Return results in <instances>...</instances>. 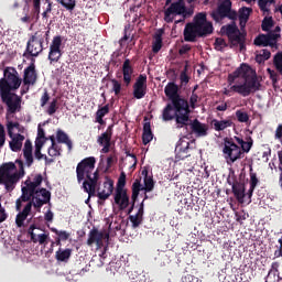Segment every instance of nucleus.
Segmentation results:
<instances>
[{
  "instance_id": "obj_1",
  "label": "nucleus",
  "mask_w": 282,
  "mask_h": 282,
  "mask_svg": "<svg viewBox=\"0 0 282 282\" xmlns=\"http://www.w3.org/2000/svg\"><path fill=\"white\" fill-rule=\"evenodd\" d=\"M228 83L231 85L230 89L224 88L225 96H231L232 91L243 96V98L259 91L261 89V82L257 76V70L248 64H241L234 73L228 75Z\"/></svg>"
},
{
  "instance_id": "obj_2",
  "label": "nucleus",
  "mask_w": 282,
  "mask_h": 282,
  "mask_svg": "<svg viewBox=\"0 0 282 282\" xmlns=\"http://www.w3.org/2000/svg\"><path fill=\"white\" fill-rule=\"evenodd\" d=\"M41 184H43V175L41 174H33L25 181V186L22 187V195L15 202L17 210H21L23 202H30V199H32L31 204L35 208H41V206L50 202V191L41 188Z\"/></svg>"
},
{
  "instance_id": "obj_3",
  "label": "nucleus",
  "mask_w": 282,
  "mask_h": 282,
  "mask_svg": "<svg viewBox=\"0 0 282 282\" xmlns=\"http://www.w3.org/2000/svg\"><path fill=\"white\" fill-rule=\"evenodd\" d=\"M76 175L78 184H82L84 192L89 195V197H96V187L98 186V180H100V174L96 170V158L89 156L82 160L76 167Z\"/></svg>"
},
{
  "instance_id": "obj_4",
  "label": "nucleus",
  "mask_w": 282,
  "mask_h": 282,
  "mask_svg": "<svg viewBox=\"0 0 282 282\" xmlns=\"http://www.w3.org/2000/svg\"><path fill=\"white\" fill-rule=\"evenodd\" d=\"M19 169L14 163H4L0 167V184H3L7 193H12L14 191L17 183L25 172L23 171V162L17 161ZM8 219V212L6 207L1 205V196H0V224H3Z\"/></svg>"
},
{
  "instance_id": "obj_5",
  "label": "nucleus",
  "mask_w": 282,
  "mask_h": 282,
  "mask_svg": "<svg viewBox=\"0 0 282 282\" xmlns=\"http://www.w3.org/2000/svg\"><path fill=\"white\" fill-rule=\"evenodd\" d=\"M162 118L165 122L173 120L175 118L177 129L186 127L191 121V109L188 107V101L184 99H175L173 104L167 105L163 109Z\"/></svg>"
},
{
  "instance_id": "obj_6",
  "label": "nucleus",
  "mask_w": 282,
  "mask_h": 282,
  "mask_svg": "<svg viewBox=\"0 0 282 282\" xmlns=\"http://www.w3.org/2000/svg\"><path fill=\"white\" fill-rule=\"evenodd\" d=\"M165 6H167V8L164 9L165 23H173L175 17H182L181 20L175 21L177 25V23H184L185 19H191V17L195 14V6L191 4L186 7L184 0H166Z\"/></svg>"
},
{
  "instance_id": "obj_7",
  "label": "nucleus",
  "mask_w": 282,
  "mask_h": 282,
  "mask_svg": "<svg viewBox=\"0 0 282 282\" xmlns=\"http://www.w3.org/2000/svg\"><path fill=\"white\" fill-rule=\"evenodd\" d=\"M213 34V23L206 20V13H198L194 18V22L187 23L184 29V39L188 43L195 42L197 36H206Z\"/></svg>"
},
{
  "instance_id": "obj_8",
  "label": "nucleus",
  "mask_w": 282,
  "mask_h": 282,
  "mask_svg": "<svg viewBox=\"0 0 282 282\" xmlns=\"http://www.w3.org/2000/svg\"><path fill=\"white\" fill-rule=\"evenodd\" d=\"M143 184L140 182V180H135L132 184V205L128 210V215H131L133 213V206H135V200L138 199L140 193H144V199H149V196L147 193H151L153 188H155V182L153 181V176H149V172L147 170L142 171Z\"/></svg>"
},
{
  "instance_id": "obj_9",
  "label": "nucleus",
  "mask_w": 282,
  "mask_h": 282,
  "mask_svg": "<svg viewBox=\"0 0 282 282\" xmlns=\"http://www.w3.org/2000/svg\"><path fill=\"white\" fill-rule=\"evenodd\" d=\"M7 130L8 135L11 139L9 142L11 151H14L15 153L21 151V149H23V142H25V135H23L25 128L19 124V122L8 121Z\"/></svg>"
},
{
  "instance_id": "obj_10",
  "label": "nucleus",
  "mask_w": 282,
  "mask_h": 282,
  "mask_svg": "<svg viewBox=\"0 0 282 282\" xmlns=\"http://www.w3.org/2000/svg\"><path fill=\"white\" fill-rule=\"evenodd\" d=\"M21 87V78L19 73L12 67H8L3 72V77L0 79V94L11 93Z\"/></svg>"
},
{
  "instance_id": "obj_11",
  "label": "nucleus",
  "mask_w": 282,
  "mask_h": 282,
  "mask_svg": "<svg viewBox=\"0 0 282 282\" xmlns=\"http://www.w3.org/2000/svg\"><path fill=\"white\" fill-rule=\"evenodd\" d=\"M223 155L227 164L231 165L243 158V151L241 147L237 145L232 139L225 138L223 144Z\"/></svg>"
},
{
  "instance_id": "obj_12",
  "label": "nucleus",
  "mask_w": 282,
  "mask_h": 282,
  "mask_svg": "<svg viewBox=\"0 0 282 282\" xmlns=\"http://www.w3.org/2000/svg\"><path fill=\"white\" fill-rule=\"evenodd\" d=\"M237 11L232 10V2L230 0L221 1L217 9L212 12V18L216 23L224 21V19H230L231 21H237Z\"/></svg>"
},
{
  "instance_id": "obj_13",
  "label": "nucleus",
  "mask_w": 282,
  "mask_h": 282,
  "mask_svg": "<svg viewBox=\"0 0 282 282\" xmlns=\"http://www.w3.org/2000/svg\"><path fill=\"white\" fill-rule=\"evenodd\" d=\"M117 230H120V224L118 223H110L108 225V232L91 230L88 235L87 245L94 246V243H96L97 249H100L102 248V239H106V241H109V235H113Z\"/></svg>"
},
{
  "instance_id": "obj_14",
  "label": "nucleus",
  "mask_w": 282,
  "mask_h": 282,
  "mask_svg": "<svg viewBox=\"0 0 282 282\" xmlns=\"http://www.w3.org/2000/svg\"><path fill=\"white\" fill-rule=\"evenodd\" d=\"M50 36V31H37L31 36L26 44V52L30 56H39L43 52V43Z\"/></svg>"
},
{
  "instance_id": "obj_15",
  "label": "nucleus",
  "mask_w": 282,
  "mask_h": 282,
  "mask_svg": "<svg viewBox=\"0 0 282 282\" xmlns=\"http://www.w3.org/2000/svg\"><path fill=\"white\" fill-rule=\"evenodd\" d=\"M279 39H281V26H275L274 30L270 31L268 34L258 35L254 39V45L259 47H268V45L274 47Z\"/></svg>"
},
{
  "instance_id": "obj_16",
  "label": "nucleus",
  "mask_w": 282,
  "mask_h": 282,
  "mask_svg": "<svg viewBox=\"0 0 282 282\" xmlns=\"http://www.w3.org/2000/svg\"><path fill=\"white\" fill-rule=\"evenodd\" d=\"M221 34H225L232 43V45H240V50H243V37L241 36V31L237 28V24L231 23L224 25L220 29Z\"/></svg>"
},
{
  "instance_id": "obj_17",
  "label": "nucleus",
  "mask_w": 282,
  "mask_h": 282,
  "mask_svg": "<svg viewBox=\"0 0 282 282\" xmlns=\"http://www.w3.org/2000/svg\"><path fill=\"white\" fill-rule=\"evenodd\" d=\"M2 101L6 102L9 113L21 111V97L12 93H0Z\"/></svg>"
},
{
  "instance_id": "obj_18",
  "label": "nucleus",
  "mask_w": 282,
  "mask_h": 282,
  "mask_svg": "<svg viewBox=\"0 0 282 282\" xmlns=\"http://www.w3.org/2000/svg\"><path fill=\"white\" fill-rule=\"evenodd\" d=\"M29 235L31 236V241L33 243H39L44 246V248L50 243V234L43 232V229L31 226L29 228Z\"/></svg>"
},
{
  "instance_id": "obj_19",
  "label": "nucleus",
  "mask_w": 282,
  "mask_h": 282,
  "mask_svg": "<svg viewBox=\"0 0 282 282\" xmlns=\"http://www.w3.org/2000/svg\"><path fill=\"white\" fill-rule=\"evenodd\" d=\"M96 193L98 199H101L102 202L109 199L113 193V181L109 177H106L104 183L96 187Z\"/></svg>"
},
{
  "instance_id": "obj_20",
  "label": "nucleus",
  "mask_w": 282,
  "mask_h": 282,
  "mask_svg": "<svg viewBox=\"0 0 282 282\" xmlns=\"http://www.w3.org/2000/svg\"><path fill=\"white\" fill-rule=\"evenodd\" d=\"M63 45V39L61 36H55L51 43L50 52H48V59L51 63H58L63 53L61 52V46Z\"/></svg>"
},
{
  "instance_id": "obj_21",
  "label": "nucleus",
  "mask_w": 282,
  "mask_h": 282,
  "mask_svg": "<svg viewBox=\"0 0 282 282\" xmlns=\"http://www.w3.org/2000/svg\"><path fill=\"white\" fill-rule=\"evenodd\" d=\"M26 6L28 3H30V1H32L33 3V10L34 13L36 14V17H39V14H41V0H24ZM43 3V13L42 17L43 19H50V12H52V2L50 0H42Z\"/></svg>"
},
{
  "instance_id": "obj_22",
  "label": "nucleus",
  "mask_w": 282,
  "mask_h": 282,
  "mask_svg": "<svg viewBox=\"0 0 282 282\" xmlns=\"http://www.w3.org/2000/svg\"><path fill=\"white\" fill-rule=\"evenodd\" d=\"M115 204H117L120 210H124L129 207V194H127L124 187L117 186L115 191Z\"/></svg>"
},
{
  "instance_id": "obj_23",
  "label": "nucleus",
  "mask_w": 282,
  "mask_h": 282,
  "mask_svg": "<svg viewBox=\"0 0 282 282\" xmlns=\"http://www.w3.org/2000/svg\"><path fill=\"white\" fill-rule=\"evenodd\" d=\"M133 96L137 100H141L147 96V75H140L133 85Z\"/></svg>"
},
{
  "instance_id": "obj_24",
  "label": "nucleus",
  "mask_w": 282,
  "mask_h": 282,
  "mask_svg": "<svg viewBox=\"0 0 282 282\" xmlns=\"http://www.w3.org/2000/svg\"><path fill=\"white\" fill-rule=\"evenodd\" d=\"M30 215H32V202L26 203L23 210H18V215L15 217L18 228H23V226H25V219H28Z\"/></svg>"
},
{
  "instance_id": "obj_25",
  "label": "nucleus",
  "mask_w": 282,
  "mask_h": 282,
  "mask_svg": "<svg viewBox=\"0 0 282 282\" xmlns=\"http://www.w3.org/2000/svg\"><path fill=\"white\" fill-rule=\"evenodd\" d=\"M189 147L191 142H188V139H180L175 148L176 158H178V160H185V158H188Z\"/></svg>"
},
{
  "instance_id": "obj_26",
  "label": "nucleus",
  "mask_w": 282,
  "mask_h": 282,
  "mask_svg": "<svg viewBox=\"0 0 282 282\" xmlns=\"http://www.w3.org/2000/svg\"><path fill=\"white\" fill-rule=\"evenodd\" d=\"M192 132L195 133L197 138H204V135H208V124L199 122V120L195 119L189 124Z\"/></svg>"
},
{
  "instance_id": "obj_27",
  "label": "nucleus",
  "mask_w": 282,
  "mask_h": 282,
  "mask_svg": "<svg viewBox=\"0 0 282 282\" xmlns=\"http://www.w3.org/2000/svg\"><path fill=\"white\" fill-rule=\"evenodd\" d=\"M23 83L24 85H34V83H36V66L34 63H31L30 66L24 69Z\"/></svg>"
},
{
  "instance_id": "obj_28",
  "label": "nucleus",
  "mask_w": 282,
  "mask_h": 282,
  "mask_svg": "<svg viewBox=\"0 0 282 282\" xmlns=\"http://www.w3.org/2000/svg\"><path fill=\"white\" fill-rule=\"evenodd\" d=\"M98 144L104 147L101 149V153H109V149L111 147V130H107L104 132L98 139H97Z\"/></svg>"
},
{
  "instance_id": "obj_29",
  "label": "nucleus",
  "mask_w": 282,
  "mask_h": 282,
  "mask_svg": "<svg viewBox=\"0 0 282 282\" xmlns=\"http://www.w3.org/2000/svg\"><path fill=\"white\" fill-rule=\"evenodd\" d=\"M122 75L124 85H131V78H133V66H131V61L126 59L122 64Z\"/></svg>"
},
{
  "instance_id": "obj_30",
  "label": "nucleus",
  "mask_w": 282,
  "mask_h": 282,
  "mask_svg": "<svg viewBox=\"0 0 282 282\" xmlns=\"http://www.w3.org/2000/svg\"><path fill=\"white\" fill-rule=\"evenodd\" d=\"M232 193L239 204H243V202H246V185H243V183H234Z\"/></svg>"
},
{
  "instance_id": "obj_31",
  "label": "nucleus",
  "mask_w": 282,
  "mask_h": 282,
  "mask_svg": "<svg viewBox=\"0 0 282 282\" xmlns=\"http://www.w3.org/2000/svg\"><path fill=\"white\" fill-rule=\"evenodd\" d=\"M23 158L26 166H32L34 163V156L32 155V141H30V139L24 142Z\"/></svg>"
},
{
  "instance_id": "obj_32",
  "label": "nucleus",
  "mask_w": 282,
  "mask_h": 282,
  "mask_svg": "<svg viewBox=\"0 0 282 282\" xmlns=\"http://www.w3.org/2000/svg\"><path fill=\"white\" fill-rule=\"evenodd\" d=\"M56 140L59 144H66L68 151H72V149L74 148L72 139H69V135H67V133H65V131L63 130H57Z\"/></svg>"
},
{
  "instance_id": "obj_33",
  "label": "nucleus",
  "mask_w": 282,
  "mask_h": 282,
  "mask_svg": "<svg viewBox=\"0 0 282 282\" xmlns=\"http://www.w3.org/2000/svg\"><path fill=\"white\" fill-rule=\"evenodd\" d=\"M212 124L215 131H225V129H229V127H232V120L231 119H224V120L214 119L212 121Z\"/></svg>"
},
{
  "instance_id": "obj_34",
  "label": "nucleus",
  "mask_w": 282,
  "mask_h": 282,
  "mask_svg": "<svg viewBox=\"0 0 282 282\" xmlns=\"http://www.w3.org/2000/svg\"><path fill=\"white\" fill-rule=\"evenodd\" d=\"M250 14H252V8L242 7L239 9V21H240V28H246V24L248 23V19H250Z\"/></svg>"
},
{
  "instance_id": "obj_35",
  "label": "nucleus",
  "mask_w": 282,
  "mask_h": 282,
  "mask_svg": "<svg viewBox=\"0 0 282 282\" xmlns=\"http://www.w3.org/2000/svg\"><path fill=\"white\" fill-rule=\"evenodd\" d=\"M143 215H144V202L141 203V206L139 207L138 213L135 215L130 216V221L133 228H138V226L142 224Z\"/></svg>"
},
{
  "instance_id": "obj_36",
  "label": "nucleus",
  "mask_w": 282,
  "mask_h": 282,
  "mask_svg": "<svg viewBox=\"0 0 282 282\" xmlns=\"http://www.w3.org/2000/svg\"><path fill=\"white\" fill-rule=\"evenodd\" d=\"M276 3V0H258V6L263 14H270V8Z\"/></svg>"
},
{
  "instance_id": "obj_37",
  "label": "nucleus",
  "mask_w": 282,
  "mask_h": 282,
  "mask_svg": "<svg viewBox=\"0 0 282 282\" xmlns=\"http://www.w3.org/2000/svg\"><path fill=\"white\" fill-rule=\"evenodd\" d=\"M153 140V132H151V123L147 122L143 126L142 141L143 144H149Z\"/></svg>"
},
{
  "instance_id": "obj_38",
  "label": "nucleus",
  "mask_w": 282,
  "mask_h": 282,
  "mask_svg": "<svg viewBox=\"0 0 282 282\" xmlns=\"http://www.w3.org/2000/svg\"><path fill=\"white\" fill-rule=\"evenodd\" d=\"M69 257H72V249H58L55 253L57 261H69Z\"/></svg>"
},
{
  "instance_id": "obj_39",
  "label": "nucleus",
  "mask_w": 282,
  "mask_h": 282,
  "mask_svg": "<svg viewBox=\"0 0 282 282\" xmlns=\"http://www.w3.org/2000/svg\"><path fill=\"white\" fill-rule=\"evenodd\" d=\"M162 50V31H159L154 34V41L152 43V52L158 54Z\"/></svg>"
},
{
  "instance_id": "obj_40",
  "label": "nucleus",
  "mask_w": 282,
  "mask_h": 282,
  "mask_svg": "<svg viewBox=\"0 0 282 282\" xmlns=\"http://www.w3.org/2000/svg\"><path fill=\"white\" fill-rule=\"evenodd\" d=\"M164 91H165V96H167V98L173 100V98H176L177 96V85H175L174 83H169L165 86Z\"/></svg>"
},
{
  "instance_id": "obj_41",
  "label": "nucleus",
  "mask_w": 282,
  "mask_h": 282,
  "mask_svg": "<svg viewBox=\"0 0 282 282\" xmlns=\"http://www.w3.org/2000/svg\"><path fill=\"white\" fill-rule=\"evenodd\" d=\"M51 230L58 237L57 246H61V241H67V239L72 237V234L67 232L66 230H58L56 228H51Z\"/></svg>"
},
{
  "instance_id": "obj_42",
  "label": "nucleus",
  "mask_w": 282,
  "mask_h": 282,
  "mask_svg": "<svg viewBox=\"0 0 282 282\" xmlns=\"http://www.w3.org/2000/svg\"><path fill=\"white\" fill-rule=\"evenodd\" d=\"M236 142H238V144H240V149L242 151V156L243 153H250V150L252 149V142L250 141H243V139L239 138V137H235Z\"/></svg>"
},
{
  "instance_id": "obj_43",
  "label": "nucleus",
  "mask_w": 282,
  "mask_h": 282,
  "mask_svg": "<svg viewBox=\"0 0 282 282\" xmlns=\"http://www.w3.org/2000/svg\"><path fill=\"white\" fill-rule=\"evenodd\" d=\"M257 184H259V178H257L256 173H250V188L248 191V199L250 204V199L252 197V193H254V188H257Z\"/></svg>"
},
{
  "instance_id": "obj_44",
  "label": "nucleus",
  "mask_w": 282,
  "mask_h": 282,
  "mask_svg": "<svg viewBox=\"0 0 282 282\" xmlns=\"http://www.w3.org/2000/svg\"><path fill=\"white\" fill-rule=\"evenodd\" d=\"M270 56H272V53H270V51L268 50H260L256 53V61L261 64V63H265V61H268L270 58Z\"/></svg>"
},
{
  "instance_id": "obj_45",
  "label": "nucleus",
  "mask_w": 282,
  "mask_h": 282,
  "mask_svg": "<svg viewBox=\"0 0 282 282\" xmlns=\"http://www.w3.org/2000/svg\"><path fill=\"white\" fill-rule=\"evenodd\" d=\"M138 164V159L135 158L134 154H127L124 160H123V165L127 169H135V165Z\"/></svg>"
},
{
  "instance_id": "obj_46",
  "label": "nucleus",
  "mask_w": 282,
  "mask_h": 282,
  "mask_svg": "<svg viewBox=\"0 0 282 282\" xmlns=\"http://www.w3.org/2000/svg\"><path fill=\"white\" fill-rule=\"evenodd\" d=\"M109 113V105H106L101 108H99L96 112V122L99 124H102L105 120H102L104 116H107Z\"/></svg>"
},
{
  "instance_id": "obj_47",
  "label": "nucleus",
  "mask_w": 282,
  "mask_h": 282,
  "mask_svg": "<svg viewBox=\"0 0 282 282\" xmlns=\"http://www.w3.org/2000/svg\"><path fill=\"white\" fill-rule=\"evenodd\" d=\"M272 28H274V20L272 19V17H265L262 20V30L263 32H272Z\"/></svg>"
},
{
  "instance_id": "obj_48",
  "label": "nucleus",
  "mask_w": 282,
  "mask_h": 282,
  "mask_svg": "<svg viewBox=\"0 0 282 282\" xmlns=\"http://www.w3.org/2000/svg\"><path fill=\"white\" fill-rule=\"evenodd\" d=\"M57 110H58V99H52V101L48 104V106L45 109V113H47V116H54Z\"/></svg>"
},
{
  "instance_id": "obj_49",
  "label": "nucleus",
  "mask_w": 282,
  "mask_h": 282,
  "mask_svg": "<svg viewBox=\"0 0 282 282\" xmlns=\"http://www.w3.org/2000/svg\"><path fill=\"white\" fill-rule=\"evenodd\" d=\"M66 10H74L76 8V0H57Z\"/></svg>"
},
{
  "instance_id": "obj_50",
  "label": "nucleus",
  "mask_w": 282,
  "mask_h": 282,
  "mask_svg": "<svg viewBox=\"0 0 282 282\" xmlns=\"http://www.w3.org/2000/svg\"><path fill=\"white\" fill-rule=\"evenodd\" d=\"M111 85H112V91L115 93V96H120V91H122V84L117 79H111Z\"/></svg>"
},
{
  "instance_id": "obj_51",
  "label": "nucleus",
  "mask_w": 282,
  "mask_h": 282,
  "mask_svg": "<svg viewBox=\"0 0 282 282\" xmlns=\"http://www.w3.org/2000/svg\"><path fill=\"white\" fill-rule=\"evenodd\" d=\"M48 155L51 158H58V155H61V147H58V144L51 145L48 148Z\"/></svg>"
},
{
  "instance_id": "obj_52",
  "label": "nucleus",
  "mask_w": 282,
  "mask_h": 282,
  "mask_svg": "<svg viewBox=\"0 0 282 282\" xmlns=\"http://www.w3.org/2000/svg\"><path fill=\"white\" fill-rule=\"evenodd\" d=\"M236 118L238 122H248V120H250V116H248V112H243L241 110L236 111Z\"/></svg>"
},
{
  "instance_id": "obj_53",
  "label": "nucleus",
  "mask_w": 282,
  "mask_h": 282,
  "mask_svg": "<svg viewBox=\"0 0 282 282\" xmlns=\"http://www.w3.org/2000/svg\"><path fill=\"white\" fill-rule=\"evenodd\" d=\"M224 47H226V40L217 37L215 41V48L218 50V52H221Z\"/></svg>"
},
{
  "instance_id": "obj_54",
  "label": "nucleus",
  "mask_w": 282,
  "mask_h": 282,
  "mask_svg": "<svg viewBox=\"0 0 282 282\" xmlns=\"http://www.w3.org/2000/svg\"><path fill=\"white\" fill-rule=\"evenodd\" d=\"M6 144V128L0 124V149Z\"/></svg>"
},
{
  "instance_id": "obj_55",
  "label": "nucleus",
  "mask_w": 282,
  "mask_h": 282,
  "mask_svg": "<svg viewBox=\"0 0 282 282\" xmlns=\"http://www.w3.org/2000/svg\"><path fill=\"white\" fill-rule=\"evenodd\" d=\"M43 144H45V138L37 137L35 140V149H37V151H41L43 149Z\"/></svg>"
},
{
  "instance_id": "obj_56",
  "label": "nucleus",
  "mask_w": 282,
  "mask_h": 282,
  "mask_svg": "<svg viewBox=\"0 0 282 282\" xmlns=\"http://www.w3.org/2000/svg\"><path fill=\"white\" fill-rule=\"evenodd\" d=\"M197 100H199V97L197 96V94H195V91H193V94L189 98V106L192 107V109H195V107L197 105Z\"/></svg>"
},
{
  "instance_id": "obj_57",
  "label": "nucleus",
  "mask_w": 282,
  "mask_h": 282,
  "mask_svg": "<svg viewBox=\"0 0 282 282\" xmlns=\"http://www.w3.org/2000/svg\"><path fill=\"white\" fill-rule=\"evenodd\" d=\"M41 107H45V105H47V102H50V94H47V90L44 91V94L41 97Z\"/></svg>"
},
{
  "instance_id": "obj_58",
  "label": "nucleus",
  "mask_w": 282,
  "mask_h": 282,
  "mask_svg": "<svg viewBox=\"0 0 282 282\" xmlns=\"http://www.w3.org/2000/svg\"><path fill=\"white\" fill-rule=\"evenodd\" d=\"M188 52H191V45L185 44L180 48L178 54L183 56V54H188Z\"/></svg>"
},
{
  "instance_id": "obj_59",
  "label": "nucleus",
  "mask_w": 282,
  "mask_h": 282,
  "mask_svg": "<svg viewBox=\"0 0 282 282\" xmlns=\"http://www.w3.org/2000/svg\"><path fill=\"white\" fill-rule=\"evenodd\" d=\"M126 181H127V175L124 174V172H122L118 181V186H122V188H124Z\"/></svg>"
},
{
  "instance_id": "obj_60",
  "label": "nucleus",
  "mask_w": 282,
  "mask_h": 282,
  "mask_svg": "<svg viewBox=\"0 0 282 282\" xmlns=\"http://www.w3.org/2000/svg\"><path fill=\"white\" fill-rule=\"evenodd\" d=\"M45 221H53L54 220V213L52 210H47L44 215Z\"/></svg>"
},
{
  "instance_id": "obj_61",
  "label": "nucleus",
  "mask_w": 282,
  "mask_h": 282,
  "mask_svg": "<svg viewBox=\"0 0 282 282\" xmlns=\"http://www.w3.org/2000/svg\"><path fill=\"white\" fill-rule=\"evenodd\" d=\"M34 155H35L36 160H43V158H44L45 160H47V156L43 155V154L41 153V150H39V149H35Z\"/></svg>"
},
{
  "instance_id": "obj_62",
  "label": "nucleus",
  "mask_w": 282,
  "mask_h": 282,
  "mask_svg": "<svg viewBox=\"0 0 282 282\" xmlns=\"http://www.w3.org/2000/svg\"><path fill=\"white\" fill-rule=\"evenodd\" d=\"M181 83H188V75H186V72L181 73Z\"/></svg>"
},
{
  "instance_id": "obj_63",
  "label": "nucleus",
  "mask_w": 282,
  "mask_h": 282,
  "mask_svg": "<svg viewBox=\"0 0 282 282\" xmlns=\"http://www.w3.org/2000/svg\"><path fill=\"white\" fill-rule=\"evenodd\" d=\"M217 111H226V109H228V105L227 104H220L216 107Z\"/></svg>"
},
{
  "instance_id": "obj_64",
  "label": "nucleus",
  "mask_w": 282,
  "mask_h": 282,
  "mask_svg": "<svg viewBox=\"0 0 282 282\" xmlns=\"http://www.w3.org/2000/svg\"><path fill=\"white\" fill-rule=\"evenodd\" d=\"M187 279L189 282H202L198 278H195L194 275H187Z\"/></svg>"
}]
</instances>
